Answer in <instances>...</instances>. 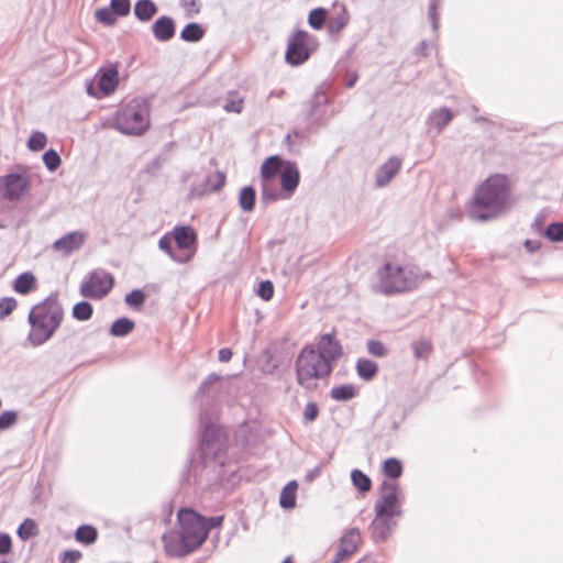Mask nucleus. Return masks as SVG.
<instances>
[{
	"label": "nucleus",
	"instance_id": "17",
	"mask_svg": "<svg viewBox=\"0 0 563 563\" xmlns=\"http://www.w3.org/2000/svg\"><path fill=\"white\" fill-rule=\"evenodd\" d=\"M174 240L179 249L188 252L187 254H190L192 251L194 253L196 252L197 236L190 227L175 228Z\"/></svg>",
	"mask_w": 563,
	"mask_h": 563
},
{
	"label": "nucleus",
	"instance_id": "3",
	"mask_svg": "<svg viewBox=\"0 0 563 563\" xmlns=\"http://www.w3.org/2000/svg\"><path fill=\"white\" fill-rule=\"evenodd\" d=\"M417 266L409 263L387 262L373 276L372 288L383 295H394L415 289L426 279Z\"/></svg>",
	"mask_w": 563,
	"mask_h": 563
},
{
	"label": "nucleus",
	"instance_id": "40",
	"mask_svg": "<svg viewBox=\"0 0 563 563\" xmlns=\"http://www.w3.org/2000/svg\"><path fill=\"white\" fill-rule=\"evenodd\" d=\"M37 532V527L34 520L25 519L18 529V536L22 540H27L31 537L35 536Z\"/></svg>",
	"mask_w": 563,
	"mask_h": 563
},
{
	"label": "nucleus",
	"instance_id": "52",
	"mask_svg": "<svg viewBox=\"0 0 563 563\" xmlns=\"http://www.w3.org/2000/svg\"><path fill=\"white\" fill-rule=\"evenodd\" d=\"M11 538L7 533H0V555L7 554L11 550Z\"/></svg>",
	"mask_w": 563,
	"mask_h": 563
},
{
	"label": "nucleus",
	"instance_id": "2",
	"mask_svg": "<svg viewBox=\"0 0 563 563\" xmlns=\"http://www.w3.org/2000/svg\"><path fill=\"white\" fill-rule=\"evenodd\" d=\"M509 185L505 176H489L476 189L467 208L474 221H487L503 213L508 206Z\"/></svg>",
	"mask_w": 563,
	"mask_h": 563
},
{
	"label": "nucleus",
	"instance_id": "33",
	"mask_svg": "<svg viewBox=\"0 0 563 563\" xmlns=\"http://www.w3.org/2000/svg\"><path fill=\"white\" fill-rule=\"evenodd\" d=\"M351 481L353 485L362 493H366L371 489L372 483L369 477L360 470L352 471Z\"/></svg>",
	"mask_w": 563,
	"mask_h": 563
},
{
	"label": "nucleus",
	"instance_id": "50",
	"mask_svg": "<svg viewBox=\"0 0 563 563\" xmlns=\"http://www.w3.org/2000/svg\"><path fill=\"white\" fill-rule=\"evenodd\" d=\"M319 409L314 402H308L303 410V419L306 422H311L318 417Z\"/></svg>",
	"mask_w": 563,
	"mask_h": 563
},
{
	"label": "nucleus",
	"instance_id": "51",
	"mask_svg": "<svg viewBox=\"0 0 563 563\" xmlns=\"http://www.w3.org/2000/svg\"><path fill=\"white\" fill-rule=\"evenodd\" d=\"M438 7H439L438 0H431L430 8H429V16L432 21L433 30L438 29Z\"/></svg>",
	"mask_w": 563,
	"mask_h": 563
},
{
	"label": "nucleus",
	"instance_id": "14",
	"mask_svg": "<svg viewBox=\"0 0 563 563\" xmlns=\"http://www.w3.org/2000/svg\"><path fill=\"white\" fill-rule=\"evenodd\" d=\"M314 350L328 362L329 365H332V363L342 354L341 345L331 334H323Z\"/></svg>",
	"mask_w": 563,
	"mask_h": 563
},
{
	"label": "nucleus",
	"instance_id": "60",
	"mask_svg": "<svg viewBox=\"0 0 563 563\" xmlns=\"http://www.w3.org/2000/svg\"><path fill=\"white\" fill-rule=\"evenodd\" d=\"M282 563H292V560L290 556H288Z\"/></svg>",
	"mask_w": 563,
	"mask_h": 563
},
{
	"label": "nucleus",
	"instance_id": "36",
	"mask_svg": "<svg viewBox=\"0 0 563 563\" xmlns=\"http://www.w3.org/2000/svg\"><path fill=\"white\" fill-rule=\"evenodd\" d=\"M325 18H327L325 9H323V8L313 9L309 13V18H308L309 25L316 30H319L323 26Z\"/></svg>",
	"mask_w": 563,
	"mask_h": 563
},
{
	"label": "nucleus",
	"instance_id": "59",
	"mask_svg": "<svg viewBox=\"0 0 563 563\" xmlns=\"http://www.w3.org/2000/svg\"><path fill=\"white\" fill-rule=\"evenodd\" d=\"M356 80H357V75L355 73L350 74L349 78L346 80V86L349 88L353 87L355 85Z\"/></svg>",
	"mask_w": 563,
	"mask_h": 563
},
{
	"label": "nucleus",
	"instance_id": "9",
	"mask_svg": "<svg viewBox=\"0 0 563 563\" xmlns=\"http://www.w3.org/2000/svg\"><path fill=\"white\" fill-rule=\"evenodd\" d=\"M285 164L278 156H271L262 164V197L264 200L276 201L280 198L278 190L273 188V183L277 175L282 174Z\"/></svg>",
	"mask_w": 563,
	"mask_h": 563
},
{
	"label": "nucleus",
	"instance_id": "45",
	"mask_svg": "<svg viewBox=\"0 0 563 563\" xmlns=\"http://www.w3.org/2000/svg\"><path fill=\"white\" fill-rule=\"evenodd\" d=\"M110 7L117 15L124 16L130 12V0H111Z\"/></svg>",
	"mask_w": 563,
	"mask_h": 563
},
{
	"label": "nucleus",
	"instance_id": "31",
	"mask_svg": "<svg viewBox=\"0 0 563 563\" xmlns=\"http://www.w3.org/2000/svg\"><path fill=\"white\" fill-rule=\"evenodd\" d=\"M134 328V322L129 318H121L115 320L111 328L110 333L113 336H124L129 334Z\"/></svg>",
	"mask_w": 563,
	"mask_h": 563
},
{
	"label": "nucleus",
	"instance_id": "62",
	"mask_svg": "<svg viewBox=\"0 0 563 563\" xmlns=\"http://www.w3.org/2000/svg\"><path fill=\"white\" fill-rule=\"evenodd\" d=\"M526 245L529 246V247H532V244H530L529 241L526 242Z\"/></svg>",
	"mask_w": 563,
	"mask_h": 563
},
{
	"label": "nucleus",
	"instance_id": "25",
	"mask_svg": "<svg viewBox=\"0 0 563 563\" xmlns=\"http://www.w3.org/2000/svg\"><path fill=\"white\" fill-rule=\"evenodd\" d=\"M357 375L364 380H371L378 372V365L374 361L360 358L356 363Z\"/></svg>",
	"mask_w": 563,
	"mask_h": 563
},
{
	"label": "nucleus",
	"instance_id": "20",
	"mask_svg": "<svg viewBox=\"0 0 563 563\" xmlns=\"http://www.w3.org/2000/svg\"><path fill=\"white\" fill-rule=\"evenodd\" d=\"M153 33L158 41L170 40L175 34L174 21L168 16H161L153 24Z\"/></svg>",
	"mask_w": 563,
	"mask_h": 563
},
{
	"label": "nucleus",
	"instance_id": "54",
	"mask_svg": "<svg viewBox=\"0 0 563 563\" xmlns=\"http://www.w3.org/2000/svg\"><path fill=\"white\" fill-rule=\"evenodd\" d=\"M80 556L79 551H66L63 554V563H76Z\"/></svg>",
	"mask_w": 563,
	"mask_h": 563
},
{
	"label": "nucleus",
	"instance_id": "23",
	"mask_svg": "<svg viewBox=\"0 0 563 563\" xmlns=\"http://www.w3.org/2000/svg\"><path fill=\"white\" fill-rule=\"evenodd\" d=\"M158 247L165 252L173 261L179 264L189 262L194 256V251L190 254H177L172 249V238L166 234L158 241Z\"/></svg>",
	"mask_w": 563,
	"mask_h": 563
},
{
	"label": "nucleus",
	"instance_id": "38",
	"mask_svg": "<svg viewBox=\"0 0 563 563\" xmlns=\"http://www.w3.org/2000/svg\"><path fill=\"white\" fill-rule=\"evenodd\" d=\"M384 473L390 478H398L402 473L401 463L397 459H388L384 462Z\"/></svg>",
	"mask_w": 563,
	"mask_h": 563
},
{
	"label": "nucleus",
	"instance_id": "4",
	"mask_svg": "<svg viewBox=\"0 0 563 563\" xmlns=\"http://www.w3.org/2000/svg\"><path fill=\"white\" fill-rule=\"evenodd\" d=\"M63 314L60 305L54 299H46L34 306L29 313L30 343L33 346L44 344L60 325Z\"/></svg>",
	"mask_w": 563,
	"mask_h": 563
},
{
	"label": "nucleus",
	"instance_id": "56",
	"mask_svg": "<svg viewBox=\"0 0 563 563\" xmlns=\"http://www.w3.org/2000/svg\"><path fill=\"white\" fill-rule=\"evenodd\" d=\"M181 5L188 11L198 12L196 0H181Z\"/></svg>",
	"mask_w": 563,
	"mask_h": 563
},
{
	"label": "nucleus",
	"instance_id": "39",
	"mask_svg": "<svg viewBox=\"0 0 563 563\" xmlns=\"http://www.w3.org/2000/svg\"><path fill=\"white\" fill-rule=\"evenodd\" d=\"M95 15L98 22L103 23L106 25L114 24L118 16L111 7L98 9Z\"/></svg>",
	"mask_w": 563,
	"mask_h": 563
},
{
	"label": "nucleus",
	"instance_id": "57",
	"mask_svg": "<svg viewBox=\"0 0 563 563\" xmlns=\"http://www.w3.org/2000/svg\"><path fill=\"white\" fill-rule=\"evenodd\" d=\"M219 379H220V377L217 374H210L206 378V380L202 383L200 389H203L206 386H208V385H210V384H212V383H214V382H217Z\"/></svg>",
	"mask_w": 563,
	"mask_h": 563
},
{
	"label": "nucleus",
	"instance_id": "46",
	"mask_svg": "<svg viewBox=\"0 0 563 563\" xmlns=\"http://www.w3.org/2000/svg\"><path fill=\"white\" fill-rule=\"evenodd\" d=\"M145 301V296L141 290H133L125 297V302L131 307H141Z\"/></svg>",
	"mask_w": 563,
	"mask_h": 563
},
{
	"label": "nucleus",
	"instance_id": "34",
	"mask_svg": "<svg viewBox=\"0 0 563 563\" xmlns=\"http://www.w3.org/2000/svg\"><path fill=\"white\" fill-rule=\"evenodd\" d=\"M76 540L85 544H91L97 539V530L91 526H81L76 531Z\"/></svg>",
	"mask_w": 563,
	"mask_h": 563
},
{
	"label": "nucleus",
	"instance_id": "44",
	"mask_svg": "<svg viewBox=\"0 0 563 563\" xmlns=\"http://www.w3.org/2000/svg\"><path fill=\"white\" fill-rule=\"evenodd\" d=\"M242 108L243 100L238 98L234 93H230L225 101L224 110L228 112L240 113L242 111Z\"/></svg>",
	"mask_w": 563,
	"mask_h": 563
},
{
	"label": "nucleus",
	"instance_id": "49",
	"mask_svg": "<svg viewBox=\"0 0 563 563\" xmlns=\"http://www.w3.org/2000/svg\"><path fill=\"white\" fill-rule=\"evenodd\" d=\"M258 296L264 300H269L274 295V286L269 280L262 282L260 284Z\"/></svg>",
	"mask_w": 563,
	"mask_h": 563
},
{
	"label": "nucleus",
	"instance_id": "28",
	"mask_svg": "<svg viewBox=\"0 0 563 563\" xmlns=\"http://www.w3.org/2000/svg\"><path fill=\"white\" fill-rule=\"evenodd\" d=\"M255 190L251 186L243 187L239 195V205L243 211L250 212L255 205Z\"/></svg>",
	"mask_w": 563,
	"mask_h": 563
},
{
	"label": "nucleus",
	"instance_id": "19",
	"mask_svg": "<svg viewBox=\"0 0 563 563\" xmlns=\"http://www.w3.org/2000/svg\"><path fill=\"white\" fill-rule=\"evenodd\" d=\"M361 536L357 529L353 528L349 530L341 539L340 550L336 554V560H343L344 558L353 554L357 549Z\"/></svg>",
	"mask_w": 563,
	"mask_h": 563
},
{
	"label": "nucleus",
	"instance_id": "5",
	"mask_svg": "<svg viewBox=\"0 0 563 563\" xmlns=\"http://www.w3.org/2000/svg\"><path fill=\"white\" fill-rule=\"evenodd\" d=\"M400 488L393 482H384L382 485V496L375 504L376 518L373 521V534L379 540L386 539L395 522L394 516L400 515L399 503Z\"/></svg>",
	"mask_w": 563,
	"mask_h": 563
},
{
	"label": "nucleus",
	"instance_id": "27",
	"mask_svg": "<svg viewBox=\"0 0 563 563\" xmlns=\"http://www.w3.org/2000/svg\"><path fill=\"white\" fill-rule=\"evenodd\" d=\"M203 35L205 30L198 23L187 24L180 33V37L185 42H198L203 37Z\"/></svg>",
	"mask_w": 563,
	"mask_h": 563
},
{
	"label": "nucleus",
	"instance_id": "10",
	"mask_svg": "<svg viewBox=\"0 0 563 563\" xmlns=\"http://www.w3.org/2000/svg\"><path fill=\"white\" fill-rule=\"evenodd\" d=\"M95 81L98 86V91L95 90L92 84L87 86L88 95L97 98L107 97L112 95L119 85V71L115 65L100 68L96 74Z\"/></svg>",
	"mask_w": 563,
	"mask_h": 563
},
{
	"label": "nucleus",
	"instance_id": "7",
	"mask_svg": "<svg viewBox=\"0 0 563 563\" xmlns=\"http://www.w3.org/2000/svg\"><path fill=\"white\" fill-rule=\"evenodd\" d=\"M331 372L332 365H329L312 346L303 347L297 356V382L306 389L316 388L318 380L327 377Z\"/></svg>",
	"mask_w": 563,
	"mask_h": 563
},
{
	"label": "nucleus",
	"instance_id": "35",
	"mask_svg": "<svg viewBox=\"0 0 563 563\" xmlns=\"http://www.w3.org/2000/svg\"><path fill=\"white\" fill-rule=\"evenodd\" d=\"M73 316L79 321H87L92 316V306L87 301H80L74 306Z\"/></svg>",
	"mask_w": 563,
	"mask_h": 563
},
{
	"label": "nucleus",
	"instance_id": "48",
	"mask_svg": "<svg viewBox=\"0 0 563 563\" xmlns=\"http://www.w3.org/2000/svg\"><path fill=\"white\" fill-rule=\"evenodd\" d=\"M367 351L369 354H372L376 357H382V356L386 355V347L379 341H374V340L368 341L367 342Z\"/></svg>",
	"mask_w": 563,
	"mask_h": 563
},
{
	"label": "nucleus",
	"instance_id": "6",
	"mask_svg": "<svg viewBox=\"0 0 563 563\" xmlns=\"http://www.w3.org/2000/svg\"><path fill=\"white\" fill-rule=\"evenodd\" d=\"M111 126L123 134L141 135L150 126V108L144 99H133L115 112Z\"/></svg>",
	"mask_w": 563,
	"mask_h": 563
},
{
	"label": "nucleus",
	"instance_id": "41",
	"mask_svg": "<svg viewBox=\"0 0 563 563\" xmlns=\"http://www.w3.org/2000/svg\"><path fill=\"white\" fill-rule=\"evenodd\" d=\"M545 235L550 241L563 242V223H551L545 231Z\"/></svg>",
	"mask_w": 563,
	"mask_h": 563
},
{
	"label": "nucleus",
	"instance_id": "22",
	"mask_svg": "<svg viewBox=\"0 0 563 563\" xmlns=\"http://www.w3.org/2000/svg\"><path fill=\"white\" fill-rule=\"evenodd\" d=\"M36 286L37 283L34 274L31 272H25L15 278L13 289L18 294L27 295L31 291L35 290Z\"/></svg>",
	"mask_w": 563,
	"mask_h": 563
},
{
	"label": "nucleus",
	"instance_id": "43",
	"mask_svg": "<svg viewBox=\"0 0 563 563\" xmlns=\"http://www.w3.org/2000/svg\"><path fill=\"white\" fill-rule=\"evenodd\" d=\"M18 413L13 410L3 411L0 415V430H7L15 424Z\"/></svg>",
	"mask_w": 563,
	"mask_h": 563
},
{
	"label": "nucleus",
	"instance_id": "30",
	"mask_svg": "<svg viewBox=\"0 0 563 563\" xmlns=\"http://www.w3.org/2000/svg\"><path fill=\"white\" fill-rule=\"evenodd\" d=\"M350 15L347 13V10L344 5L340 8V12L336 13V15L332 16L329 23V30L330 32H340L342 31L346 24L349 23Z\"/></svg>",
	"mask_w": 563,
	"mask_h": 563
},
{
	"label": "nucleus",
	"instance_id": "12",
	"mask_svg": "<svg viewBox=\"0 0 563 563\" xmlns=\"http://www.w3.org/2000/svg\"><path fill=\"white\" fill-rule=\"evenodd\" d=\"M203 423L202 451L205 455H217L225 442L223 429L216 423Z\"/></svg>",
	"mask_w": 563,
	"mask_h": 563
},
{
	"label": "nucleus",
	"instance_id": "15",
	"mask_svg": "<svg viewBox=\"0 0 563 563\" xmlns=\"http://www.w3.org/2000/svg\"><path fill=\"white\" fill-rule=\"evenodd\" d=\"M4 197L9 200L19 199L29 186V180L25 176L11 174L3 178Z\"/></svg>",
	"mask_w": 563,
	"mask_h": 563
},
{
	"label": "nucleus",
	"instance_id": "61",
	"mask_svg": "<svg viewBox=\"0 0 563 563\" xmlns=\"http://www.w3.org/2000/svg\"><path fill=\"white\" fill-rule=\"evenodd\" d=\"M526 245L529 246V247H532V244H530L529 241L526 242Z\"/></svg>",
	"mask_w": 563,
	"mask_h": 563
},
{
	"label": "nucleus",
	"instance_id": "24",
	"mask_svg": "<svg viewBox=\"0 0 563 563\" xmlns=\"http://www.w3.org/2000/svg\"><path fill=\"white\" fill-rule=\"evenodd\" d=\"M157 12V7L152 0H139L134 5L135 16L143 22L150 21Z\"/></svg>",
	"mask_w": 563,
	"mask_h": 563
},
{
	"label": "nucleus",
	"instance_id": "37",
	"mask_svg": "<svg viewBox=\"0 0 563 563\" xmlns=\"http://www.w3.org/2000/svg\"><path fill=\"white\" fill-rule=\"evenodd\" d=\"M47 144V137L43 132H33L27 141V147L31 151L37 152L43 150Z\"/></svg>",
	"mask_w": 563,
	"mask_h": 563
},
{
	"label": "nucleus",
	"instance_id": "21",
	"mask_svg": "<svg viewBox=\"0 0 563 563\" xmlns=\"http://www.w3.org/2000/svg\"><path fill=\"white\" fill-rule=\"evenodd\" d=\"M453 119V113L446 108L433 110L428 118L430 129H435L440 133Z\"/></svg>",
	"mask_w": 563,
	"mask_h": 563
},
{
	"label": "nucleus",
	"instance_id": "1",
	"mask_svg": "<svg viewBox=\"0 0 563 563\" xmlns=\"http://www.w3.org/2000/svg\"><path fill=\"white\" fill-rule=\"evenodd\" d=\"M208 538L203 517L192 509L183 508L177 514V529L163 534L166 555L184 558L200 548Z\"/></svg>",
	"mask_w": 563,
	"mask_h": 563
},
{
	"label": "nucleus",
	"instance_id": "63",
	"mask_svg": "<svg viewBox=\"0 0 563 563\" xmlns=\"http://www.w3.org/2000/svg\"><path fill=\"white\" fill-rule=\"evenodd\" d=\"M0 563H7V562L2 561V562H0Z\"/></svg>",
	"mask_w": 563,
	"mask_h": 563
},
{
	"label": "nucleus",
	"instance_id": "11",
	"mask_svg": "<svg viewBox=\"0 0 563 563\" xmlns=\"http://www.w3.org/2000/svg\"><path fill=\"white\" fill-rule=\"evenodd\" d=\"M309 34L305 31H297L289 37L286 51V60L288 64L297 66L309 58Z\"/></svg>",
	"mask_w": 563,
	"mask_h": 563
},
{
	"label": "nucleus",
	"instance_id": "18",
	"mask_svg": "<svg viewBox=\"0 0 563 563\" xmlns=\"http://www.w3.org/2000/svg\"><path fill=\"white\" fill-rule=\"evenodd\" d=\"M300 179V174L295 164L286 163L282 174H280V183L282 187L285 191H287L286 198H288L298 187Z\"/></svg>",
	"mask_w": 563,
	"mask_h": 563
},
{
	"label": "nucleus",
	"instance_id": "29",
	"mask_svg": "<svg viewBox=\"0 0 563 563\" xmlns=\"http://www.w3.org/2000/svg\"><path fill=\"white\" fill-rule=\"evenodd\" d=\"M356 387L352 384L341 385L331 389V397L338 401H346L355 397Z\"/></svg>",
	"mask_w": 563,
	"mask_h": 563
},
{
	"label": "nucleus",
	"instance_id": "58",
	"mask_svg": "<svg viewBox=\"0 0 563 563\" xmlns=\"http://www.w3.org/2000/svg\"><path fill=\"white\" fill-rule=\"evenodd\" d=\"M213 177L217 178V183L212 187L213 189H219L224 184V176L222 174L217 173L213 175Z\"/></svg>",
	"mask_w": 563,
	"mask_h": 563
},
{
	"label": "nucleus",
	"instance_id": "13",
	"mask_svg": "<svg viewBox=\"0 0 563 563\" xmlns=\"http://www.w3.org/2000/svg\"><path fill=\"white\" fill-rule=\"evenodd\" d=\"M87 240V234L82 231H73L56 240L52 249L63 256H69L79 251Z\"/></svg>",
	"mask_w": 563,
	"mask_h": 563
},
{
	"label": "nucleus",
	"instance_id": "16",
	"mask_svg": "<svg viewBox=\"0 0 563 563\" xmlns=\"http://www.w3.org/2000/svg\"><path fill=\"white\" fill-rule=\"evenodd\" d=\"M400 167L401 159L398 157H390L376 172V186L380 188L387 186L390 183V180L399 173Z\"/></svg>",
	"mask_w": 563,
	"mask_h": 563
},
{
	"label": "nucleus",
	"instance_id": "53",
	"mask_svg": "<svg viewBox=\"0 0 563 563\" xmlns=\"http://www.w3.org/2000/svg\"><path fill=\"white\" fill-rule=\"evenodd\" d=\"M222 521H223V517L222 516L210 517V518L203 517V525L207 526L208 532L212 528L220 527L222 525Z\"/></svg>",
	"mask_w": 563,
	"mask_h": 563
},
{
	"label": "nucleus",
	"instance_id": "47",
	"mask_svg": "<svg viewBox=\"0 0 563 563\" xmlns=\"http://www.w3.org/2000/svg\"><path fill=\"white\" fill-rule=\"evenodd\" d=\"M16 307V300L14 298H2L0 300V318L9 316Z\"/></svg>",
	"mask_w": 563,
	"mask_h": 563
},
{
	"label": "nucleus",
	"instance_id": "32",
	"mask_svg": "<svg viewBox=\"0 0 563 563\" xmlns=\"http://www.w3.org/2000/svg\"><path fill=\"white\" fill-rule=\"evenodd\" d=\"M412 352L416 358L427 360L432 352V344L427 339H419L411 344Z\"/></svg>",
	"mask_w": 563,
	"mask_h": 563
},
{
	"label": "nucleus",
	"instance_id": "8",
	"mask_svg": "<svg viewBox=\"0 0 563 563\" xmlns=\"http://www.w3.org/2000/svg\"><path fill=\"white\" fill-rule=\"evenodd\" d=\"M113 286L111 274L102 269L91 272L80 286V294L90 299L103 298Z\"/></svg>",
	"mask_w": 563,
	"mask_h": 563
},
{
	"label": "nucleus",
	"instance_id": "26",
	"mask_svg": "<svg viewBox=\"0 0 563 563\" xmlns=\"http://www.w3.org/2000/svg\"><path fill=\"white\" fill-rule=\"evenodd\" d=\"M298 485L295 481L289 482L282 490L279 505L285 509H291L296 504V492Z\"/></svg>",
	"mask_w": 563,
	"mask_h": 563
},
{
	"label": "nucleus",
	"instance_id": "42",
	"mask_svg": "<svg viewBox=\"0 0 563 563\" xmlns=\"http://www.w3.org/2000/svg\"><path fill=\"white\" fill-rule=\"evenodd\" d=\"M43 162L49 172H54L59 167L62 161L54 150H48L43 155Z\"/></svg>",
	"mask_w": 563,
	"mask_h": 563
},
{
	"label": "nucleus",
	"instance_id": "55",
	"mask_svg": "<svg viewBox=\"0 0 563 563\" xmlns=\"http://www.w3.org/2000/svg\"><path fill=\"white\" fill-rule=\"evenodd\" d=\"M232 357V351L228 347H223L219 351V361L229 362Z\"/></svg>",
	"mask_w": 563,
	"mask_h": 563
}]
</instances>
